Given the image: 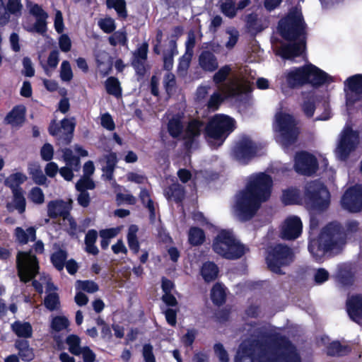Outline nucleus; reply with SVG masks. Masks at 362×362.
<instances>
[{
  "mask_svg": "<svg viewBox=\"0 0 362 362\" xmlns=\"http://www.w3.org/2000/svg\"><path fill=\"white\" fill-rule=\"evenodd\" d=\"M252 337L240 344L235 362H302L297 347L270 325L257 327Z\"/></svg>",
  "mask_w": 362,
  "mask_h": 362,
  "instance_id": "f257e3e1",
  "label": "nucleus"
},
{
  "mask_svg": "<svg viewBox=\"0 0 362 362\" xmlns=\"http://www.w3.org/2000/svg\"><path fill=\"white\" fill-rule=\"evenodd\" d=\"M273 181L264 173L252 174L247 179L245 188L236 195L235 213L242 221L252 218L271 195Z\"/></svg>",
  "mask_w": 362,
  "mask_h": 362,
  "instance_id": "f03ea898",
  "label": "nucleus"
},
{
  "mask_svg": "<svg viewBox=\"0 0 362 362\" xmlns=\"http://www.w3.org/2000/svg\"><path fill=\"white\" fill-rule=\"evenodd\" d=\"M278 28L287 42L274 46L276 54L290 60L301 55L305 49L306 24L300 9L297 6L291 8L288 15L279 21Z\"/></svg>",
  "mask_w": 362,
  "mask_h": 362,
  "instance_id": "7ed1b4c3",
  "label": "nucleus"
},
{
  "mask_svg": "<svg viewBox=\"0 0 362 362\" xmlns=\"http://www.w3.org/2000/svg\"><path fill=\"white\" fill-rule=\"evenodd\" d=\"M346 243V235L341 225L332 222L325 227L317 238L312 239L308 250L316 260H321L327 252L337 254Z\"/></svg>",
  "mask_w": 362,
  "mask_h": 362,
  "instance_id": "20e7f679",
  "label": "nucleus"
},
{
  "mask_svg": "<svg viewBox=\"0 0 362 362\" xmlns=\"http://www.w3.org/2000/svg\"><path fill=\"white\" fill-rule=\"evenodd\" d=\"M304 202L308 209L322 213L329 206V192L320 181L310 182L305 187Z\"/></svg>",
  "mask_w": 362,
  "mask_h": 362,
  "instance_id": "39448f33",
  "label": "nucleus"
},
{
  "mask_svg": "<svg viewBox=\"0 0 362 362\" xmlns=\"http://www.w3.org/2000/svg\"><path fill=\"white\" fill-rule=\"evenodd\" d=\"M252 87L241 75L232 74L231 68L228 66V99H234L235 102L246 105L251 100Z\"/></svg>",
  "mask_w": 362,
  "mask_h": 362,
  "instance_id": "423d86ee",
  "label": "nucleus"
},
{
  "mask_svg": "<svg viewBox=\"0 0 362 362\" xmlns=\"http://www.w3.org/2000/svg\"><path fill=\"white\" fill-rule=\"evenodd\" d=\"M294 252L284 244H277L267 249L266 262L273 272L281 274V267L289 265L294 261Z\"/></svg>",
  "mask_w": 362,
  "mask_h": 362,
  "instance_id": "0eeeda50",
  "label": "nucleus"
},
{
  "mask_svg": "<svg viewBox=\"0 0 362 362\" xmlns=\"http://www.w3.org/2000/svg\"><path fill=\"white\" fill-rule=\"evenodd\" d=\"M76 119L74 117L64 118L57 123L56 119L51 120L49 127V134L54 137L57 146H69L74 138Z\"/></svg>",
  "mask_w": 362,
  "mask_h": 362,
  "instance_id": "6e6552de",
  "label": "nucleus"
},
{
  "mask_svg": "<svg viewBox=\"0 0 362 362\" xmlns=\"http://www.w3.org/2000/svg\"><path fill=\"white\" fill-rule=\"evenodd\" d=\"M16 268L20 281L29 282L38 273L39 263L36 255L32 250L26 252L20 251L16 257Z\"/></svg>",
  "mask_w": 362,
  "mask_h": 362,
  "instance_id": "1a4fd4ad",
  "label": "nucleus"
},
{
  "mask_svg": "<svg viewBox=\"0 0 362 362\" xmlns=\"http://www.w3.org/2000/svg\"><path fill=\"white\" fill-rule=\"evenodd\" d=\"M275 129L280 132V142L284 146H288L296 142L298 129L293 117L285 113L276 115Z\"/></svg>",
  "mask_w": 362,
  "mask_h": 362,
  "instance_id": "9d476101",
  "label": "nucleus"
},
{
  "mask_svg": "<svg viewBox=\"0 0 362 362\" xmlns=\"http://www.w3.org/2000/svg\"><path fill=\"white\" fill-rule=\"evenodd\" d=\"M359 144V134L357 131L346 125L339 134V141L335 150L337 158L346 160L350 153L355 151Z\"/></svg>",
  "mask_w": 362,
  "mask_h": 362,
  "instance_id": "9b49d317",
  "label": "nucleus"
},
{
  "mask_svg": "<svg viewBox=\"0 0 362 362\" xmlns=\"http://www.w3.org/2000/svg\"><path fill=\"white\" fill-rule=\"evenodd\" d=\"M226 132V115H216L206 125L204 135L209 142L211 139L216 141L217 146H221L224 139L223 134Z\"/></svg>",
  "mask_w": 362,
  "mask_h": 362,
  "instance_id": "f8f14e48",
  "label": "nucleus"
},
{
  "mask_svg": "<svg viewBox=\"0 0 362 362\" xmlns=\"http://www.w3.org/2000/svg\"><path fill=\"white\" fill-rule=\"evenodd\" d=\"M346 106L348 111L351 106L362 98V75L358 74L349 77L345 82Z\"/></svg>",
  "mask_w": 362,
  "mask_h": 362,
  "instance_id": "ddd939ff",
  "label": "nucleus"
},
{
  "mask_svg": "<svg viewBox=\"0 0 362 362\" xmlns=\"http://www.w3.org/2000/svg\"><path fill=\"white\" fill-rule=\"evenodd\" d=\"M341 206L350 212L362 210V186L355 185L349 188L341 198Z\"/></svg>",
  "mask_w": 362,
  "mask_h": 362,
  "instance_id": "4468645a",
  "label": "nucleus"
},
{
  "mask_svg": "<svg viewBox=\"0 0 362 362\" xmlns=\"http://www.w3.org/2000/svg\"><path fill=\"white\" fill-rule=\"evenodd\" d=\"M294 168L300 174L311 175L317 170L318 163L314 156L303 151L296 154Z\"/></svg>",
  "mask_w": 362,
  "mask_h": 362,
  "instance_id": "2eb2a0df",
  "label": "nucleus"
},
{
  "mask_svg": "<svg viewBox=\"0 0 362 362\" xmlns=\"http://www.w3.org/2000/svg\"><path fill=\"white\" fill-rule=\"evenodd\" d=\"M255 144L248 138H243L235 145L232 156L241 163H246L256 153Z\"/></svg>",
  "mask_w": 362,
  "mask_h": 362,
  "instance_id": "dca6fc26",
  "label": "nucleus"
},
{
  "mask_svg": "<svg viewBox=\"0 0 362 362\" xmlns=\"http://www.w3.org/2000/svg\"><path fill=\"white\" fill-rule=\"evenodd\" d=\"M302 232V223L298 216L287 218L283 223L280 237L282 239L291 240L296 239Z\"/></svg>",
  "mask_w": 362,
  "mask_h": 362,
  "instance_id": "f3484780",
  "label": "nucleus"
},
{
  "mask_svg": "<svg viewBox=\"0 0 362 362\" xmlns=\"http://www.w3.org/2000/svg\"><path fill=\"white\" fill-rule=\"evenodd\" d=\"M71 204V199L68 202L63 199L52 200L47 204V216L53 219L62 217L65 220L70 216Z\"/></svg>",
  "mask_w": 362,
  "mask_h": 362,
  "instance_id": "a211bd4d",
  "label": "nucleus"
},
{
  "mask_svg": "<svg viewBox=\"0 0 362 362\" xmlns=\"http://www.w3.org/2000/svg\"><path fill=\"white\" fill-rule=\"evenodd\" d=\"M202 126V122L197 119H193L188 123L182 136L184 147L187 151H190L197 143V139L201 134Z\"/></svg>",
  "mask_w": 362,
  "mask_h": 362,
  "instance_id": "6ab92c4d",
  "label": "nucleus"
},
{
  "mask_svg": "<svg viewBox=\"0 0 362 362\" xmlns=\"http://www.w3.org/2000/svg\"><path fill=\"white\" fill-rule=\"evenodd\" d=\"M148 51V45L145 42L133 52L132 66L135 69L136 74L140 76H144L146 73L145 64L147 60Z\"/></svg>",
  "mask_w": 362,
  "mask_h": 362,
  "instance_id": "aec40b11",
  "label": "nucleus"
},
{
  "mask_svg": "<svg viewBox=\"0 0 362 362\" xmlns=\"http://www.w3.org/2000/svg\"><path fill=\"white\" fill-rule=\"evenodd\" d=\"M22 9L21 1H7L6 5L4 1H0V25H4L8 22L10 14L20 16Z\"/></svg>",
  "mask_w": 362,
  "mask_h": 362,
  "instance_id": "412c9836",
  "label": "nucleus"
},
{
  "mask_svg": "<svg viewBox=\"0 0 362 362\" xmlns=\"http://www.w3.org/2000/svg\"><path fill=\"white\" fill-rule=\"evenodd\" d=\"M347 312L350 318L362 324V295L352 296L346 300Z\"/></svg>",
  "mask_w": 362,
  "mask_h": 362,
  "instance_id": "4be33fe9",
  "label": "nucleus"
},
{
  "mask_svg": "<svg viewBox=\"0 0 362 362\" xmlns=\"http://www.w3.org/2000/svg\"><path fill=\"white\" fill-rule=\"evenodd\" d=\"M306 83H311L313 86H320L327 81L329 76L327 74L313 64L305 66Z\"/></svg>",
  "mask_w": 362,
  "mask_h": 362,
  "instance_id": "5701e85b",
  "label": "nucleus"
},
{
  "mask_svg": "<svg viewBox=\"0 0 362 362\" xmlns=\"http://www.w3.org/2000/svg\"><path fill=\"white\" fill-rule=\"evenodd\" d=\"M288 86L294 88L306 83L305 66L295 69L288 71L282 76Z\"/></svg>",
  "mask_w": 362,
  "mask_h": 362,
  "instance_id": "b1692460",
  "label": "nucleus"
},
{
  "mask_svg": "<svg viewBox=\"0 0 362 362\" xmlns=\"http://www.w3.org/2000/svg\"><path fill=\"white\" fill-rule=\"evenodd\" d=\"M245 247L228 230V259H238L245 252Z\"/></svg>",
  "mask_w": 362,
  "mask_h": 362,
  "instance_id": "393cba45",
  "label": "nucleus"
},
{
  "mask_svg": "<svg viewBox=\"0 0 362 362\" xmlns=\"http://www.w3.org/2000/svg\"><path fill=\"white\" fill-rule=\"evenodd\" d=\"M199 64L205 71H214L218 67L216 57L213 52L209 50H204L199 57Z\"/></svg>",
  "mask_w": 362,
  "mask_h": 362,
  "instance_id": "a878e982",
  "label": "nucleus"
},
{
  "mask_svg": "<svg viewBox=\"0 0 362 362\" xmlns=\"http://www.w3.org/2000/svg\"><path fill=\"white\" fill-rule=\"evenodd\" d=\"M219 268L214 262L206 261L200 268V274L205 283L216 281L218 276Z\"/></svg>",
  "mask_w": 362,
  "mask_h": 362,
  "instance_id": "bb28decb",
  "label": "nucleus"
},
{
  "mask_svg": "<svg viewBox=\"0 0 362 362\" xmlns=\"http://www.w3.org/2000/svg\"><path fill=\"white\" fill-rule=\"evenodd\" d=\"M25 107L23 105H16L6 115L5 121L13 126L22 124L25 119Z\"/></svg>",
  "mask_w": 362,
  "mask_h": 362,
  "instance_id": "cd10ccee",
  "label": "nucleus"
},
{
  "mask_svg": "<svg viewBox=\"0 0 362 362\" xmlns=\"http://www.w3.org/2000/svg\"><path fill=\"white\" fill-rule=\"evenodd\" d=\"M245 21L249 32L253 35L262 32L269 24L267 20L262 21V19L258 18L257 14L255 13L247 15Z\"/></svg>",
  "mask_w": 362,
  "mask_h": 362,
  "instance_id": "c85d7f7f",
  "label": "nucleus"
},
{
  "mask_svg": "<svg viewBox=\"0 0 362 362\" xmlns=\"http://www.w3.org/2000/svg\"><path fill=\"white\" fill-rule=\"evenodd\" d=\"M337 281L343 286L352 285L354 281V274L351 267L347 264H341L338 267L336 275Z\"/></svg>",
  "mask_w": 362,
  "mask_h": 362,
  "instance_id": "c756f323",
  "label": "nucleus"
},
{
  "mask_svg": "<svg viewBox=\"0 0 362 362\" xmlns=\"http://www.w3.org/2000/svg\"><path fill=\"white\" fill-rule=\"evenodd\" d=\"M169 49L163 52V69L170 71L173 66V57L178 54L176 39L169 41Z\"/></svg>",
  "mask_w": 362,
  "mask_h": 362,
  "instance_id": "7c9ffc66",
  "label": "nucleus"
},
{
  "mask_svg": "<svg viewBox=\"0 0 362 362\" xmlns=\"http://www.w3.org/2000/svg\"><path fill=\"white\" fill-rule=\"evenodd\" d=\"M165 196L176 204H182L185 197V188L179 183H173L165 189Z\"/></svg>",
  "mask_w": 362,
  "mask_h": 362,
  "instance_id": "2f4dec72",
  "label": "nucleus"
},
{
  "mask_svg": "<svg viewBox=\"0 0 362 362\" xmlns=\"http://www.w3.org/2000/svg\"><path fill=\"white\" fill-rule=\"evenodd\" d=\"M15 347L18 350V355L22 361L30 362L34 358V353L30 347L29 342L26 339H17Z\"/></svg>",
  "mask_w": 362,
  "mask_h": 362,
  "instance_id": "473e14b6",
  "label": "nucleus"
},
{
  "mask_svg": "<svg viewBox=\"0 0 362 362\" xmlns=\"http://www.w3.org/2000/svg\"><path fill=\"white\" fill-rule=\"evenodd\" d=\"M12 331L21 338H30L33 335V327L28 322L15 321L11 325Z\"/></svg>",
  "mask_w": 362,
  "mask_h": 362,
  "instance_id": "72a5a7b5",
  "label": "nucleus"
},
{
  "mask_svg": "<svg viewBox=\"0 0 362 362\" xmlns=\"http://www.w3.org/2000/svg\"><path fill=\"white\" fill-rule=\"evenodd\" d=\"M167 129L171 137L178 139L184 130V125L181 118L178 116H173L167 124Z\"/></svg>",
  "mask_w": 362,
  "mask_h": 362,
  "instance_id": "f704fd0d",
  "label": "nucleus"
},
{
  "mask_svg": "<svg viewBox=\"0 0 362 362\" xmlns=\"http://www.w3.org/2000/svg\"><path fill=\"white\" fill-rule=\"evenodd\" d=\"M211 300L212 303L217 306L223 305L226 300V291L223 285L220 283H216L211 290Z\"/></svg>",
  "mask_w": 362,
  "mask_h": 362,
  "instance_id": "c9c22d12",
  "label": "nucleus"
},
{
  "mask_svg": "<svg viewBox=\"0 0 362 362\" xmlns=\"http://www.w3.org/2000/svg\"><path fill=\"white\" fill-rule=\"evenodd\" d=\"M105 88L107 94L118 98L122 97V88L117 77L110 76L105 81Z\"/></svg>",
  "mask_w": 362,
  "mask_h": 362,
  "instance_id": "e433bc0d",
  "label": "nucleus"
},
{
  "mask_svg": "<svg viewBox=\"0 0 362 362\" xmlns=\"http://www.w3.org/2000/svg\"><path fill=\"white\" fill-rule=\"evenodd\" d=\"M15 235L21 244L25 245L28 243L29 238L31 241L36 240V230L34 227H29L25 231L21 227H17L15 229Z\"/></svg>",
  "mask_w": 362,
  "mask_h": 362,
  "instance_id": "4c0bfd02",
  "label": "nucleus"
},
{
  "mask_svg": "<svg viewBox=\"0 0 362 362\" xmlns=\"http://www.w3.org/2000/svg\"><path fill=\"white\" fill-rule=\"evenodd\" d=\"M223 245L226 246V229L221 230L219 234L214 238L212 245L213 250L216 253L226 258V248Z\"/></svg>",
  "mask_w": 362,
  "mask_h": 362,
  "instance_id": "58836bf2",
  "label": "nucleus"
},
{
  "mask_svg": "<svg viewBox=\"0 0 362 362\" xmlns=\"http://www.w3.org/2000/svg\"><path fill=\"white\" fill-rule=\"evenodd\" d=\"M206 236L203 229L197 226H192L189 230L188 241L192 246H199L204 243Z\"/></svg>",
  "mask_w": 362,
  "mask_h": 362,
  "instance_id": "ea45409f",
  "label": "nucleus"
},
{
  "mask_svg": "<svg viewBox=\"0 0 362 362\" xmlns=\"http://www.w3.org/2000/svg\"><path fill=\"white\" fill-rule=\"evenodd\" d=\"M304 102L302 105V109L305 115L308 117H313L315 109V96L313 92L302 93Z\"/></svg>",
  "mask_w": 362,
  "mask_h": 362,
  "instance_id": "a19ab883",
  "label": "nucleus"
},
{
  "mask_svg": "<svg viewBox=\"0 0 362 362\" xmlns=\"http://www.w3.org/2000/svg\"><path fill=\"white\" fill-rule=\"evenodd\" d=\"M26 179V176L22 173H15L6 178L4 185L9 187L12 192L15 191V189H22L20 185L23 184Z\"/></svg>",
  "mask_w": 362,
  "mask_h": 362,
  "instance_id": "79ce46f5",
  "label": "nucleus"
},
{
  "mask_svg": "<svg viewBox=\"0 0 362 362\" xmlns=\"http://www.w3.org/2000/svg\"><path fill=\"white\" fill-rule=\"evenodd\" d=\"M138 231V228L136 225H132L127 233V243L131 251L136 255L140 248L139 242L137 238L136 233Z\"/></svg>",
  "mask_w": 362,
  "mask_h": 362,
  "instance_id": "37998d69",
  "label": "nucleus"
},
{
  "mask_svg": "<svg viewBox=\"0 0 362 362\" xmlns=\"http://www.w3.org/2000/svg\"><path fill=\"white\" fill-rule=\"evenodd\" d=\"M67 256L68 255L66 250L59 249L52 254L50 261L58 271H62L65 266Z\"/></svg>",
  "mask_w": 362,
  "mask_h": 362,
  "instance_id": "c03bdc74",
  "label": "nucleus"
},
{
  "mask_svg": "<svg viewBox=\"0 0 362 362\" xmlns=\"http://www.w3.org/2000/svg\"><path fill=\"white\" fill-rule=\"evenodd\" d=\"M76 289L88 293H93L99 290L98 285L92 280H77L75 284Z\"/></svg>",
  "mask_w": 362,
  "mask_h": 362,
  "instance_id": "a18cd8bd",
  "label": "nucleus"
},
{
  "mask_svg": "<svg viewBox=\"0 0 362 362\" xmlns=\"http://www.w3.org/2000/svg\"><path fill=\"white\" fill-rule=\"evenodd\" d=\"M350 349L347 346L341 345L339 341L331 343L327 347V354L332 356H342L347 354Z\"/></svg>",
  "mask_w": 362,
  "mask_h": 362,
  "instance_id": "49530a36",
  "label": "nucleus"
},
{
  "mask_svg": "<svg viewBox=\"0 0 362 362\" xmlns=\"http://www.w3.org/2000/svg\"><path fill=\"white\" fill-rule=\"evenodd\" d=\"M102 56L108 57V54L106 52H103L101 54H98L95 58V62L97 66L100 69V73L103 76H106L112 71V62L108 60L107 62L103 61L102 59L104 58Z\"/></svg>",
  "mask_w": 362,
  "mask_h": 362,
  "instance_id": "de8ad7c7",
  "label": "nucleus"
},
{
  "mask_svg": "<svg viewBox=\"0 0 362 362\" xmlns=\"http://www.w3.org/2000/svg\"><path fill=\"white\" fill-rule=\"evenodd\" d=\"M66 343L69 345V350L72 354L79 356L81 354V339L78 335H69L66 339Z\"/></svg>",
  "mask_w": 362,
  "mask_h": 362,
  "instance_id": "09e8293b",
  "label": "nucleus"
},
{
  "mask_svg": "<svg viewBox=\"0 0 362 362\" xmlns=\"http://www.w3.org/2000/svg\"><path fill=\"white\" fill-rule=\"evenodd\" d=\"M175 76L172 72H168L163 77V86L167 95L170 97L176 88Z\"/></svg>",
  "mask_w": 362,
  "mask_h": 362,
  "instance_id": "8fccbe9b",
  "label": "nucleus"
},
{
  "mask_svg": "<svg viewBox=\"0 0 362 362\" xmlns=\"http://www.w3.org/2000/svg\"><path fill=\"white\" fill-rule=\"evenodd\" d=\"M109 43L112 46H117L118 44L122 46H127L128 39L127 33L124 30H117L108 38Z\"/></svg>",
  "mask_w": 362,
  "mask_h": 362,
  "instance_id": "3c124183",
  "label": "nucleus"
},
{
  "mask_svg": "<svg viewBox=\"0 0 362 362\" xmlns=\"http://www.w3.org/2000/svg\"><path fill=\"white\" fill-rule=\"evenodd\" d=\"M12 193L15 208L20 214L23 213L25 211L26 202L23 195V189H15Z\"/></svg>",
  "mask_w": 362,
  "mask_h": 362,
  "instance_id": "603ef678",
  "label": "nucleus"
},
{
  "mask_svg": "<svg viewBox=\"0 0 362 362\" xmlns=\"http://www.w3.org/2000/svg\"><path fill=\"white\" fill-rule=\"evenodd\" d=\"M69 325V321L65 316H55L51 322V328L52 330L59 332L66 329Z\"/></svg>",
  "mask_w": 362,
  "mask_h": 362,
  "instance_id": "864d4df0",
  "label": "nucleus"
},
{
  "mask_svg": "<svg viewBox=\"0 0 362 362\" xmlns=\"http://www.w3.org/2000/svg\"><path fill=\"white\" fill-rule=\"evenodd\" d=\"M95 184L90 177L80 178L76 184V189L78 192H87V189H94Z\"/></svg>",
  "mask_w": 362,
  "mask_h": 362,
  "instance_id": "5fc2aeb1",
  "label": "nucleus"
},
{
  "mask_svg": "<svg viewBox=\"0 0 362 362\" xmlns=\"http://www.w3.org/2000/svg\"><path fill=\"white\" fill-rule=\"evenodd\" d=\"M107 8H114L119 17L125 19L127 17L126 1H105Z\"/></svg>",
  "mask_w": 362,
  "mask_h": 362,
  "instance_id": "6e6d98bb",
  "label": "nucleus"
},
{
  "mask_svg": "<svg viewBox=\"0 0 362 362\" xmlns=\"http://www.w3.org/2000/svg\"><path fill=\"white\" fill-rule=\"evenodd\" d=\"M226 98V93L223 92V97L218 93H214L211 95L208 103L207 108L209 110L215 111L218 109L222 101Z\"/></svg>",
  "mask_w": 362,
  "mask_h": 362,
  "instance_id": "4d7b16f0",
  "label": "nucleus"
},
{
  "mask_svg": "<svg viewBox=\"0 0 362 362\" xmlns=\"http://www.w3.org/2000/svg\"><path fill=\"white\" fill-rule=\"evenodd\" d=\"M299 199V192L296 189H291L284 191L282 201L285 204H293Z\"/></svg>",
  "mask_w": 362,
  "mask_h": 362,
  "instance_id": "13d9d810",
  "label": "nucleus"
},
{
  "mask_svg": "<svg viewBox=\"0 0 362 362\" xmlns=\"http://www.w3.org/2000/svg\"><path fill=\"white\" fill-rule=\"evenodd\" d=\"M59 303V298L57 293L47 294L44 300L45 307L51 311L56 310Z\"/></svg>",
  "mask_w": 362,
  "mask_h": 362,
  "instance_id": "bf43d9fd",
  "label": "nucleus"
},
{
  "mask_svg": "<svg viewBox=\"0 0 362 362\" xmlns=\"http://www.w3.org/2000/svg\"><path fill=\"white\" fill-rule=\"evenodd\" d=\"M60 78L63 81H70L73 78V72L69 61L62 62L60 68Z\"/></svg>",
  "mask_w": 362,
  "mask_h": 362,
  "instance_id": "052dcab7",
  "label": "nucleus"
},
{
  "mask_svg": "<svg viewBox=\"0 0 362 362\" xmlns=\"http://www.w3.org/2000/svg\"><path fill=\"white\" fill-rule=\"evenodd\" d=\"M29 199L35 204H42L45 201L43 191L38 187H33L29 193Z\"/></svg>",
  "mask_w": 362,
  "mask_h": 362,
  "instance_id": "680f3d73",
  "label": "nucleus"
},
{
  "mask_svg": "<svg viewBox=\"0 0 362 362\" xmlns=\"http://www.w3.org/2000/svg\"><path fill=\"white\" fill-rule=\"evenodd\" d=\"M59 62V52L57 49H54L52 50L47 58V66H43V69L45 72H47V66L55 69Z\"/></svg>",
  "mask_w": 362,
  "mask_h": 362,
  "instance_id": "e2e57ef3",
  "label": "nucleus"
},
{
  "mask_svg": "<svg viewBox=\"0 0 362 362\" xmlns=\"http://www.w3.org/2000/svg\"><path fill=\"white\" fill-rule=\"evenodd\" d=\"M30 175H31L35 183L39 185H42L45 184L47 181L46 175L43 174L42 170L39 166L36 167L35 168L31 169Z\"/></svg>",
  "mask_w": 362,
  "mask_h": 362,
  "instance_id": "0e129e2a",
  "label": "nucleus"
},
{
  "mask_svg": "<svg viewBox=\"0 0 362 362\" xmlns=\"http://www.w3.org/2000/svg\"><path fill=\"white\" fill-rule=\"evenodd\" d=\"M40 156L43 160L50 161L54 156V148L52 144H45L40 149Z\"/></svg>",
  "mask_w": 362,
  "mask_h": 362,
  "instance_id": "69168bd1",
  "label": "nucleus"
},
{
  "mask_svg": "<svg viewBox=\"0 0 362 362\" xmlns=\"http://www.w3.org/2000/svg\"><path fill=\"white\" fill-rule=\"evenodd\" d=\"M329 276V272L323 268L316 269L313 275L314 281L317 284H321L327 281Z\"/></svg>",
  "mask_w": 362,
  "mask_h": 362,
  "instance_id": "338daca9",
  "label": "nucleus"
},
{
  "mask_svg": "<svg viewBox=\"0 0 362 362\" xmlns=\"http://www.w3.org/2000/svg\"><path fill=\"white\" fill-rule=\"evenodd\" d=\"M142 354L145 362H156L153 348L151 344H145L144 345Z\"/></svg>",
  "mask_w": 362,
  "mask_h": 362,
  "instance_id": "774afa93",
  "label": "nucleus"
}]
</instances>
